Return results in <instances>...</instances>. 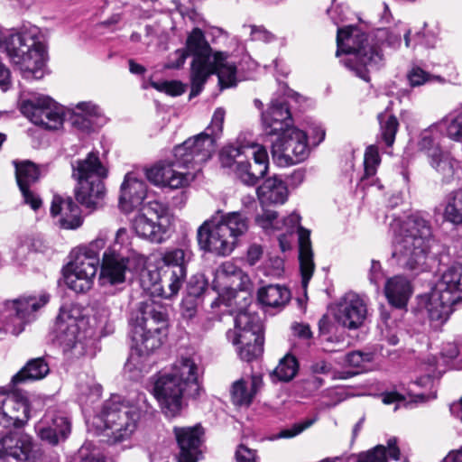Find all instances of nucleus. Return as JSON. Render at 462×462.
Segmentation results:
<instances>
[{
	"label": "nucleus",
	"instance_id": "32",
	"mask_svg": "<svg viewBox=\"0 0 462 462\" xmlns=\"http://www.w3.org/2000/svg\"><path fill=\"white\" fill-rule=\"evenodd\" d=\"M384 293L391 305L402 309L411 295V286L405 277L396 275L386 281Z\"/></svg>",
	"mask_w": 462,
	"mask_h": 462
},
{
	"label": "nucleus",
	"instance_id": "55",
	"mask_svg": "<svg viewBox=\"0 0 462 462\" xmlns=\"http://www.w3.org/2000/svg\"><path fill=\"white\" fill-rule=\"evenodd\" d=\"M217 277H236L242 283L248 281V276L238 268L234 263L226 261L223 263L217 270Z\"/></svg>",
	"mask_w": 462,
	"mask_h": 462
},
{
	"label": "nucleus",
	"instance_id": "36",
	"mask_svg": "<svg viewBox=\"0 0 462 462\" xmlns=\"http://www.w3.org/2000/svg\"><path fill=\"white\" fill-rule=\"evenodd\" d=\"M257 297L259 302L265 307L280 308L289 302L291 292L283 286L270 284L260 288Z\"/></svg>",
	"mask_w": 462,
	"mask_h": 462
},
{
	"label": "nucleus",
	"instance_id": "26",
	"mask_svg": "<svg viewBox=\"0 0 462 462\" xmlns=\"http://www.w3.org/2000/svg\"><path fill=\"white\" fill-rule=\"evenodd\" d=\"M32 446V437L23 431L10 432L0 439V448L5 453V462H8V457L18 461H28Z\"/></svg>",
	"mask_w": 462,
	"mask_h": 462
},
{
	"label": "nucleus",
	"instance_id": "28",
	"mask_svg": "<svg viewBox=\"0 0 462 462\" xmlns=\"http://www.w3.org/2000/svg\"><path fill=\"white\" fill-rule=\"evenodd\" d=\"M51 214L59 217L60 227L75 229L82 224L79 207L71 197L54 195L51 206Z\"/></svg>",
	"mask_w": 462,
	"mask_h": 462
},
{
	"label": "nucleus",
	"instance_id": "57",
	"mask_svg": "<svg viewBox=\"0 0 462 462\" xmlns=\"http://www.w3.org/2000/svg\"><path fill=\"white\" fill-rule=\"evenodd\" d=\"M152 87L168 95L177 97L185 92L184 85L179 81L152 82Z\"/></svg>",
	"mask_w": 462,
	"mask_h": 462
},
{
	"label": "nucleus",
	"instance_id": "33",
	"mask_svg": "<svg viewBox=\"0 0 462 462\" xmlns=\"http://www.w3.org/2000/svg\"><path fill=\"white\" fill-rule=\"evenodd\" d=\"M402 24L399 22L395 24V28L390 27L378 28L374 32V40L376 45L397 49L402 42V33L405 41V45L408 48L414 47L411 45L410 38V30L407 28H400Z\"/></svg>",
	"mask_w": 462,
	"mask_h": 462
},
{
	"label": "nucleus",
	"instance_id": "35",
	"mask_svg": "<svg viewBox=\"0 0 462 462\" xmlns=\"http://www.w3.org/2000/svg\"><path fill=\"white\" fill-rule=\"evenodd\" d=\"M50 372L47 362L42 357L33 358L12 378V383L17 384L20 383L32 382L44 378Z\"/></svg>",
	"mask_w": 462,
	"mask_h": 462
},
{
	"label": "nucleus",
	"instance_id": "41",
	"mask_svg": "<svg viewBox=\"0 0 462 462\" xmlns=\"http://www.w3.org/2000/svg\"><path fill=\"white\" fill-rule=\"evenodd\" d=\"M374 356L371 352L352 351L346 356L345 362L347 365L356 368L354 372H341L338 378L347 379L357 374L365 372L374 362Z\"/></svg>",
	"mask_w": 462,
	"mask_h": 462
},
{
	"label": "nucleus",
	"instance_id": "27",
	"mask_svg": "<svg viewBox=\"0 0 462 462\" xmlns=\"http://www.w3.org/2000/svg\"><path fill=\"white\" fill-rule=\"evenodd\" d=\"M262 122L267 134H280L291 127V115L284 101H272L268 109L262 113Z\"/></svg>",
	"mask_w": 462,
	"mask_h": 462
},
{
	"label": "nucleus",
	"instance_id": "12",
	"mask_svg": "<svg viewBox=\"0 0 462 462\" xmlns=\"http://www.w3.org/2000/svg\"><path fill=\"white\" fill-rule=\"evenodd\" d=\"M72 177L78 180L76 199L87 208L95 209L106 193L104 180L108 170L99 159V152L92 151L84 159L71 162Z\"/></svg>",
	"mask_w": 462,
	"mask_h": 462
},
{
	"label": "nucleus",
	"instance_id": "34",
	"mask_svg": "<svg viewBox=\"0 0 462 462\" xmlns=\"http://www.w3.org/2000/svg\"><path fill=\"white\" fill-rule=\"evenodd\" d=\"M192 256L189 242L184 239L180 246L167 248L162 255V261L164 265L171 267V271L183 269L187 273V264Z\"/></svg>",
	"mask_w": 462,
	"mask_h": 462
},
{
	"label": "nucleus",
	"instance_id": "20",
	"mask_svg": "<svg viewBox=\"0 0 462 462\" xmlns=\"http://www.w3.org/2000/svg\"><path fill=\"white\" fill-rule=\"evenodd\" d=\"M245 152V159L237 162L234 173L243 184L254 187L268 171V153L263 145L255 143H248Z\"/></svg>",
	"mask_w": 462,
	"mask_h": 462
},
{
	"label": "nucleus",
	"instance_id": "62",
	"mask_svg": "<svg viewBox=\"0 0 462 462\" xmlns=\"http://www.w3.org/2000/svg\"><path fill=\"white\" fill-rule=\"evenodd\" d=\"M197 314L196 299L186 297L181 304V315L184 319L192 320Z\"/></svg>",
	"mask_w": 462,
	"mask_h": 462
},
{
	"label": "nucleus",
	"instance_id": "29",
	"mask_svg": "<svg viewBox=\"0 0 462 462\" xmlns=\"http://www.w3.org/2000/svg\"><path fill=\"white\" fill-rule=\"evenodd\" d=\"M254 335H262V324L256 314L248 311H240L235 319V329L226 332L228 341L235 346Z\"/></svg>",
	"mask_w": 462,
	"mask_h": 462
},
{
	"label": "nucleus",
	"instance_id": "47",
	"mask_svg": "<svg viewBox=\"0 0 462 462\" xmlns=\"http://www.w3.org/2000/svg\"><path fill=\"white\" fill-rule=\"evenodd\" d=\"M247 144H231L224 147L219 153V161L223 168H233L237 166L239 161H243L245 156V147Z\"/></svg>",
	"mask_w": 462,
	"mask_h": 462
},
{
	"label": "nucleus",
	"instance_id": "16",
	"mask_svg": "<svg viewBox=\"0 0 462 462\" xmlns=\"http://www.w3.org/2000/svg\"><path fill=\"white\" fill-rule=\"evenodd\" d=\"M135 253L130 246L128 232L119 228L115 242L104 252L99 280L102 285H116L125 282L129 261Z\"/></svg>",
	"mask_w": 462,
	"mask_h": 462
},
{
	"label": "nucleus",
	"instance_id": "53",
	"mask_svg": "<svg viewBox=\"0 0 462 462\" xmlns=\"http://www.w3.org/2000/svg\"><path fill=\"white\" fill-rule=\"evenodd\" d=\"M381 162L378 148L370 145L366 148L364 158L365 177L369 178L375 175L377 167Z\"/></svg>",
	"mask_w": 462,
	"mask_h": 462
},
{
	"label": "nucleus",
	"instance_id": "19",
	"mask_svg": "<svg viewBox=\"0 0 462 462\" xmlns=\"http://www.w3.org/2000/svg\"><path fill=\"white\" fill-rule=\"evenodd\" d=\"M21 112L32 123L46 129L57 130L63 125V108L48 96L37 94L23 100Z\"/></svg>",
	"mask_w": 462,
	"mask_h": 462
},
{
	"label": "nucleus",
	"instance_id": "7",
	"mask_svg": "<svg viewBox=\"0 0 462 462\" xmlns=\"http://www.w3.org/2000/svg\"><path fill=\"white\" fill-rule=\"evenodd\" d=\"M249 228V220L239 211L225 213L217 210L204 221L197 230V240L201 250L218 256L229 255Z\"/></svg>",
	"mask_w": 462,
	"mask_h": 462
},
{
	"label": "nucleus",
	"instance_id": "18",
	"mask_svg": "<svg viewBox=\"0 0 462 462\" xmlns=\"http://www.w3.org/2000/svg\"><path fill=\"white\" fill-rule=\"evenodd\" d=\"M309 153L307 133L294 126L281 133L272 145L273 159L282 167L301 162Z\"/></svg>",
	"mask_w": 462,
	"mask_h": 462
},
{
	"label": "nucleus",
	"instance_id": "22",
	"mask_svg": "<svg viewBox=\"0 0 462 462\" xmlns=\"http://www.w3.org/2000/svg\"><path fill=\"white\" fill-rule=\"evenodd\" d=\"M29 403L21 393L0 392V425L4 428L21 427L29 419Z\"/></svg>",
	"mask_w": 462,
	"mask_h": 462
},
{
	"label": "nucleus",
	"instance_id": "30",
	"mask_svg": "<svg viewBox=\"0 0 462 462\" xmlns=\"http://www.w3.org/2000/svg\"><path fill=\"white\" fill-rule=\"evenodd\" d=\"M147 194V186L143 180H137L133 174L127 173L121 185L119 206L128 212L142 204Z\"/></svg>",
	"mask_w": 462,
	"mask_h": 462
},
{
	"label": "nucleus",
	"instance_id": "58",
	"mask_svg": "<svg viewBox=\"0 0 462 462\" xmlns=\"http://www.w3.org/2000/svg\"><path fill=\"white\" fill-rule=\"evenodd\" d=\"M207 287V282L203 276L201 275H194L192 276L187 283V293L189 298H198L205 291Z\"/></svg>",
	"mask_w": 462,
	"mask_h": 462
},
{
	"label": "nucleus",
	"instance_id": "49",
	"mask_svg": "<svg viewBox=\"0 0 462 462\" xmlns=\"http://www.w3.org/2000/svg\"><path fill=\"white\" fill-rule=\"evenodd\" d=\"M409 85L411 88L420 87L427 83L439 81L444 79L440 76L430 74L418 65H412L406 75Z\"/></svg>",
	"mask_w": 462,
	"mask_h": 462
},
{
	"label": "nucleus",
	"instance_id": "46",
	"mask_svg": "<svg viewBox=\"0 0 462 462\" xmlns=\"http://www.w3.org/2000/svg\"><path fill=\"white\" fill-rule=\"evenodd\" d=\"M440 133L439 125H437V123L432 124L421 133L419 149L425 153L427 158L430 155L431 152L441 148L439 142Z\"/></svg>",
	"mask_w": 462,
	"mask_h": 462
},
{
	"label": "nucleus",
	"instance_id": "14",
	"mask_svg": "<svg viewBox=\"0 0 462 462\" xmlns=\"http://www.w3.org/2000/svg\"><path fill=\"white\" fill-rule=\"evenodd\" d=\"M105 245L103 238H97L71 252L72 259L64 271V281L70 290L83 293L91 289L100 266L99 253Z\"/></svg>",
	"mask_w": 462,
	"mask_h": 462
},
{
	"label": "nucleus",
	"instance_id": "3",
	"mask_svg": "<svg viewBox=\"0 0 462 462\" xmlns=\"http://www.w3.org/2000/svg\"><path fill=\"white\" fill-rule=\"evenodd\" d=\"M393 234L392 257L402 269L421 272L434 243L430 221L415 213L405 221L394 218L390 224Z\"/></svg>",
	"mask_w": 462,
	"mask_h": 462
},
{
	"label": "nucleus",
	"instance_id": "50",
	"mask_svg": "<svg viewBox=\"0 0 462 462\" xmlns=\"http://www.w3.org/2000/svg\"><path fill=\"white\" fill-rule=\"evenodd\" d=\"M248 381L241 378L233 383L231 387V398L236 405H249L254 398L253 392L248 387Z\"/></svg>",
	"mask_w": 462,
	"mask_h": 462
},
{
	"label": "nucleus",
	"instance_id": "61",
	"mask_svg": "<svg viewBox=\"0 0 462 462\" xmlns=\"http://www.w3.org/2000/svg\"><path fill=\"white\" fill-rule=\"evenodd\" d=\"M236 462H258V457L254 449L240 445L236 452Z\"/></svg>",
	"mask_w": 462,
	"mask_h": 462
},
{
	"label": "nucleus",
	"instance_id": "39",
	"mask_svg": "<svg viewBox=\"0 0 462 462\" xmlns=\"http://www.w3.org/2000/svg\"><path fill=\"white\" fill-rule=\"evenodd\" d=\"M439 129L450 140L462 143V107L454 109L437 122Z\"/></svg>",
	"mask_w": 462,
	"mask_h": 462
},
{
	"label": "nucleus",
	"instance_id": "9",
	"mask_svg": "<svg viewBox=\"0 0 462 462\" xmlns=\"http://www.w3.org/2000/svg\"><path fill=\"white\" fill-rule=\"evenodd\" d=\"M346 54L341 62L356 76L368 82L369 73L378 69L383 54L378 47L367 43V36L356 26L337 29V56Z\"/></svg>",
	"mask_w": 462,
	"mask_h": 462
},
{
	"label": "nucleus",
	"instance_id": "2",
	"mask_svg": "<svg viewBox=\"0 0 462 462\" xmlns=\"http://www.w3.org/2000/svg\"><path fill=\"white\" fill-rule=\"evenodd\" d=\"M202 374L203 368L193 357H180L169 370L150 378L149 391L165 416L173 418L180 414L188 399L201 395L203 388L199 379Z\"/></svg>",
	"mask_w": 462,
	"mask_h": 462
},
{
	"label": "nucleus",
	"instance_id": "60",
	"mask_svg": "<svg viewBox=\"0 0 462 462\" xmlns=\"http://www.w3.org/2000/svg\"><path fill=\"white\" fill-rule=\"evenodd\" d=\"M250 36L252 41H259L263 42H271L274 39V35L262 26H250Z\"/></svg>",
	"mask_w": 462,
	"mask_h": 462
},
{
	"label": "nucleus",
	"instance_id": "45",
	"mask_svg": "<svg viewBox=\"0 0 462 462\" xmlns=\"http://www.w3.org/2000/svg\"><path fill=\"white\" fill-rule=\"evenodd\" d=\"M240 345V343L238 344ZM242 346L238 349V355L242 360L250 362L258 357L263 351V335L248 336L247 339H242Z\"/></svg>",
	"mask_w": 462,
	"mask_h": 462
},
{
	"label": "nucleus",
	"instance_id": "23",
	"mask_svg": "<svg viewBox=\"0 0 462 462\" xmlns=\"http://www.w3.org/2000/svg\"><path fill=\"white\" fill-rule=\"evenodd\" d=\"M368 314L367 305L360 295L349 292L339 301L335 312V319L348 329L360 328Z\"/></svg>",
	"mask_w": 462,
	"mask_h": 462
},
{
	"label": "nucleus",
	"instance_id": "13",
	"mask_svg": "<svg viewBox=\"0 0 462 462\" xmlns=\"http://www.w3.org/2000/svg\"><path fill=\"white\" fill-rule=\"evenodd\" d=\"M424 308L431 320H448L454 307L462 300V264L448 267L432 291L423 298Z\"/></svg>",
	"mask_w": 462,
	"mask_h": 462
},
{
	"label": "nucleus",
	"instance_id": "63",
	"mask_svg": "<svg viewBox=\"0 0 462 462\" xmlns=\"http://www.w3.org/2000/svg\"><path fill=\"white\" fill-rule=\"evenodd\" d=\"M189 54L187 52L186 49H179L177 50L170 58V60L167 64V68L169 69H179L180 68Z\"/></svg>",
	"mask_w": 462,
	"mask_h": 462
},
{
	"label": "nucleus",
	"instance_id": "37",
	"mask_svg": "<svg viewBox=\"0 0 462 462\" xmlns=\"http://www.w3.org/2000/svg\"><path fill=\"white\" fill-rule=\"evenodd\" d=\"M386 452H388L389 457L394 460L400 459L401 452L395 437L387 440V447L377 445L367 452L360 453L357 457V462H387Z\"/></svg>",
	"mask_w": 462,
	"mask_h": 462
},
{
	"label": "nucleus",
	"instance_id": "59",
	"mask_svg": "<svg viewBox=\"0 0 462 462\" xmlns=\"http://www.w3.org/2000/svg\"><path fill=\"white\" fill-rule=\"evenodd\" d=\"M385 278V274L382 268L380 262L372 260L371 266L368 272V280L373 284L376 291L380 289V285Z\"/></svg>",
	"mask_w": 462,
	"mask_h": 462
},
{
	"label": "nucleus",
	"instance_id": "38",
	"mask_svg": "<svg viewBox=\"0 0 462 462\" xmlns=\"http://www.w3.org/2000/svg\"><path fill=\"white\" fill-rule=\"evenodd\" d=\"M443 220L454 226L462 225V188L449 192L443 201Z\"/></svg>",
	"mask_w": 462,
	"mask_h": 462
},
{
	"label": "nucleus",
	"instance_id": "51",
	"mask_svg": "<svg viewBox=\"0 0 462 462\" xmlns=\"http://www.w3.org/2000/svg\"><path fill=\"white\" fill-rule=\"evenodd\" d=\"M299 365L297 359L291 356H285L276 366L273 371L275 375L280 381L288 382L291 381L297 374Z\"/></svg>",
	"mask_w": 462,
	"mask_h": 462
},
{
	"label": "nucleus",
	"instance_id": "44",
	"mask_svg": "<svg viewBox=\"0 0 462 462\" xmlns=\"http://www.w3.org/2000/svg\"><path fill=\"white\" fill-rule=\"evenodd\" d=\"M380 124V132L382 138L387 146H392L395 140V135L399 128V122L395 116L390 114L388 110L380 113L377 116Z\"/></svg>",
	"mask_w": 462,
	"mask_h": 462
},
{
	"label": "nucleus",
	"instance_id": "54",
	"mask_svg": "<svg viewBox=\"0 0 462 462\" xmlns=\"http://www.w3.org/2000/svg\"><path fill=\"white\" fill-rule=\"evenodd\" d=\"M318 420V416H314L312 418H309L304 420L303 421H300L297 423H294L290 428H286L282 430L278 435V439H291L298 435H300L301 432H303L305 430L311 427L316 421Z\"/></svg>",
	"mask_w": 462,
	"mask_h": 462
},
{
	"label": "nucleus",
	"instance_id": "25",
	"mask_svg": "<svg viewBox=\"0 0 462 462\" xmlns=\"http://www.w3.org/2000/svg\"><path fill=\"white\" fill-rule=\"evenodd\" d=\"M173 432L180 447L178 462H197L203 429L199 424L192 427H174Z\"/></svg>",
	"mask_w": 462,
	"mask_h": 462
},
{
	"label": "nucleus",
	"instance_id": "17",
	"mask_svg": "<svg viewBox=\"0 0 462 462\" xmlns=\"http://www.w3.org/2000/svg\"><path fill=\"white\" fill-rule=\"evenodd\" d=\"M168 213V207L160 201L152 200L144 204L132 220L135 234L152 243L162 244L168 232L163 223Z\"/></svg>",
	"mask_w": 462,
	"mask_h": 462
},
{
	"label": "nucleus",
	"instance_id": "6",
	"mask_svg": "<svg viewBox=\"0 0 462 462\" xmlns=\"http://www.w3.org/2000/svg\"><path fill=\"white\" fill-rule=\"evenodd\" d=\"M185 49L193 57L190 70V97L198 96L211 74H217L221 88H230L236 84V66L229 60L226 52L216 51L206 40L199 28H194L186 40Z\"/></svg>",
	"mask_w": 462,
	"mask_h": 462
},
{
	"label": "nucleus",
	"instance_id": "21",
	"mask_svg": "<svg viewBox=\"0 0 462 462\" xmlns=\"http://www.w3.org/2000/svg\"><path fill=\"white\" fill-rule=\"evenodd\" d=\"M70 430L69 419L63 412L55 410H48L35 425L38 437L52 446L64 441Z\"/></svg>",
	"mask_w": 462,
	"mask_h": 462
},
{
	"label": "nucleus",
	"instance_id": "56",
	"mask_svg": "<svg viewBox=\"0 0 462 462\" xmlns=\"http://www.w3.org/2000/svg\"><path fill=\"white\" fill-rule=\"evenodd\" d=\"M89 444H84L75 457L78 462H110L97 450H90Z\"/></svg>",
	"mask_w": 462,
	"mask_h": 462
},
{
	"label": "nucleus",
	"instance_id": "43",
	"mask_svg": "<svg viewBox=\"0 0 462 462\" xmlns=\"http://www.w3.org/2000/svg\"><path fill=\"white\" fill-rule=\"evenodd\" d=\"M187 273L180 269V271H171L166 285H154L153 293L164 299H171L180 291L186 279Z\"/></svg>",
	"mask_w": 462,
	"mask_h": 462
},
{
	"label": "nucleus",
	"instance_id": "8",
	"mask_svg": "<svg viewBox=\"0 0 462 462\" xmlns=\"http://www.w3.org/2000/svg\"><path fill=\"white\" fill-rule=\"evenodd\" d=\"M148 406L143 393L136 394L135 401L117 394L111 395L98 413L109 441L116 444L130 439L140 427L143 409Z\"/></svg>",
	"mask_w": 462,
	"mask_h": 462
},
{
	"label": "nucleus",
	"instance_id": "1",
	"mask_svg": "<svg viewBox=\"0 0 462 462\" xmlns=\"http://www.w3.org/2000/svg\"><path fill=\"white\" fill-rule=\"evenodd\" d=\"M225 110H215L209 125L204 132L187 139L173 150V159L162 161L147 169L146 178L154 185L180 189L194 180L189 169H196L211 158L216 141L223 130Z\"/></svg>",
	"mask_w": 462,
	"mask_h": 462
},
{
	"label": "nucleus",
	"instance_id": "48",
	"mask_svg": "<svg viewBox=\"0 0 462 462\" xmlns=\"http://www.w3.org/2000/svg\"><path fill=\"white\" fill-rule=\"evenodd\" d=\"M32 239L29 236L20 235L16 236L11 245L13 261L18 265H23L32 251Z\"/></svg>",
	"mask_w": 462,
	"mask_h": 462
},
{
	"label": "nucleus",
	"instance_id": "5",
	"mask_svg": "<svg viewBox=\"0 0 462 462\" xmlns=\"http://www.w3.org/2000/svg\"><path fill=\"white\" fill-rule=\"evenodd\" d=\"M168 328L167 310L154 302L145 303L142 317L132 327L134 346L125 369L138 374L147 373L152 365L150 356L163 344Z\"/></svg>",
	"mask_w": 462,
	"mask_h": 462
},
{
	"label": "nucleus",
	"instance_id": "15",
	"mask_svg": "<svg viewBox=\"0 0 462 462\" xmlns=\"http://www.w3.org/2000/svg\"><path fill=\"white\" fill-rule=\"evenodd\" d=\"M50 300L48 293L21 297L0 303V333L19 335L36 318V312Z\"/></svg>",
	"mask_w": 462,
	"mask_h": 462
},
{
	"label": "nucleus",
	"instance_id": "4",
	"mask_svg": "<svg viewBox=\"0 0 462 462\" xmlns=\"http://www.w3.org/2000/svg\"><path fill=\"white\" fill-rule=\"evenodd\" d=\"M0 50L24 79L43 78L47 37L40 27L28 23L16 30L0 28Z\"/></svg>",
	"mask_w": 462,
	"mask_h": 462
},
{
	"label": "nucleus",
	"instance_id": "10",
	"mask_svg": "<svg viewBox=\"0 0 462 462\" xmlns=\"http://www.w3.org/2000/svg\"><path fill=\"white\" fill-rule=\"evenodd\" d=\"M76 314H79L77 309L62 306L55 323V338L68 362L93 355L92 330L83 329L85 321Z\"/></svg>",
	"mask_w": 462,
	"mask_h": 462
},
{
	"label": "nucleus",
	"instance_id": "11",
	"mask_svg": "<svg viewBox=\"0 0 462 462\" xmlns=\"http://www.w3.org/2000/svg\"><path fill=\"white\" fill-rule=\"evenodd\" d=\"M256 224L270 232L272 230H280L283 226L286 229V233L279 236V243L282 251L289 248V244L285 242L287 234H293L295 230L299 234V262L300 270L301 275V283L304 289L307 288L309 282L310 281L315 264L313 262V252L311 248V243L310 239V231L303 228L300 223V217L299 214L293 212L288 217L278 219L276 211L264 210L262 215H258L255 218Z\"/></svg>",
	"mask_w": 462,
	"mask_h": 462
},
{
	"label": "nucleus",
	"instance_id": "64",
	"mask_svg": "<svg viewBox=\"0 0 462 462\" xmlns=\"http://www.w3.org/2000/svg\"><path fill=\"white\" fill-rule=\"evenodd\" d=\"M310 134V138L314 145L319 144L325 138V130L316 124L310 126L307 135Z\"/></svg>",
	"mask_w": 462,
	"mask_h": 462
},
{
	"label": "nucleus",
	"instance_id": "24",
	"mask_svg": "<svg viewBox=\"0 0 462 462\" xmlns=\"http://www.w3.org/2000/svg\"><path fill=\"white\" fill-rule=\"evenodd\" d=\"M18 187L23 195V202L34 211L42 206L41 198L30 188L41 176L39 167L29 161L22 162H14Z\"/></svg>",
	"mask_w": 462,
	"mask_h": 462
},
{
	"label": "nucleus",
	"instance_id": "40",
	"mask_svg": "<svg viewBox=\"0 0 462 462\" xmlns=\"http://www.w3.org/2000/svg\"><path fill=\"white\" fill-rule=\"evenodd\" d=\"M428 162L436 171L444 177L451 176L458 164L450 152L444 151L442 148L431 152L428 157Z\"/></svg>",
	"mask_w": 462,
	"mask_h": 462
},
{
	"label": "nucleus",
	"instance_id": "31",
	"mask_svg": "<svg viewBox=\"0 0 462 462\" xmlns=\"http://www.w3.org/2000/svg\"><path fill=\"white\" fill-rule=\"evenodd\" d=\"M256 194L263 205L283 204L288 199V185L280 176L273 175L263 180Z\"/></svg>",
	"mask_w": 462,
	"mask_h": 462
},
{
	"label": "nucleus",
	"instance_id": "42",
	"mask_svg": "<svg viewBox=\"0 0 462 462\" xmlns=\"http://www.w3.org/2000/svg\"><path fill=\"white\" fill-rule=\"evenodd\" d=\"M102 115L101 108L91 101H83L76 105L72 116V125L79 129L88 130L90 128L88 117H98Z\"/></svg>",
	"mask_w": 462,
	"mask_h": 462
},
{
	"label": "nucleus",
	"instance_id": "52",
	"mask_svg": "<svg viewBox=\"0 0 462 462\" xmlns=\"http://www.w3.org/2000/svg\"><path fill=\"white\" fill-rule=\"evenodd\" d=\"M432 384L433 380L431 376H422L410 384L408 395L411 397V401L415 402H424L429 400H433L436 398V392L426 394L423 392H415L414 390V387H432Z\"/></svg>",
	"mask_w": 462,
	"mask_h": 462
}]
</instances>
